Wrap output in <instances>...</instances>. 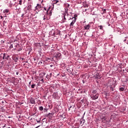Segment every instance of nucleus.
Masks as SVG:
<instances>
[{"mask_svg":"<svg viewBox=\"0 0 128 128\" xmlns=\"http://www.w3.org/2000/svg\"><path fill=\"white\" fill-rule=\"evenodd\" d=\"M100 96V94L98 92V90H94L92 91V92L90 94V98L93 100H98Z\"/></svg>","mask_w":128,"mask_h":128,"instance_id":"nucleus-1","label":"nucleus"},{"mask_svg":"<svg viewBox=\"0 0 128 128\" xmlns=\"http://www.w3.org/2000/svg\"><path fill=\"white\" fill-rule=\"evenodd\" d=\"M106 84L107 86H109V88L112 86L116 87V82L113 80H109Z\"/></svg>","mask_w":128,"mask_h":128,"instance_id":"nucleus-2","label":"nucleus"},{"mask_svg":"<svg viewBox=\"0 0 128 128\" xmlns=\"http://www.w3.org/2000/svg\"><path fill=\"white\" fill-rule=\"evenodd\" d=\"M76 16H78V15L75 14L74 15V17H73L72 18V22L70 24V26H74V24H76Z\"/></svg>","mask_w":128,"mask_h":128,"instance_id":"nucleus-3","label":"nucleus"},{"mask_svg":"<svg viewBox=\"0 0 128 128\" xmlns=\"http://www.w3.org/2000/svg\"><path fill=\"white\" fill-rule=\"evenodd\" d=\"M42 6L40 4H37V6L35 7V11L36 12H40V10H42Z\"/></svg>","mask_w":128,"mask_h":128,"instance_id":"nucleus-4","label":"nucleus"},{"mask_svg":"<svg viewBox=\"0 0 128 128\" xmlns=\"http://www.w3.org/2000/svg\"><path fill=\"white\" fill-rule=\"evenodd\" d=\"M8 58H10V55L4 54L3 56V60H8Z\"/></svg>","mask_w":128,"mask_h":128,"instance_id":"nucleus-5","label":"nucleus"},{"mask_svg":"<svg viewBox=\"0 0 128 128\" xmlns=\"http://www.w3.org/2000/svg\"><path fill=\"white\" fill-rule=\"evenodd\" d=\"M95 78L96 80H100V78H102V76L100 74L98 73H96V75L95 76Z\"/></svg>","mask_w":128,"mask_h":128,"instance_id":"nucleus-6","label":"nucleus"},{"mask_svg":"<svg viewBox=\"0 0 128 128\" xmlns=\"http://www.w3.org/2000/svg\"><path fill=\"white\" fill-rule=\"evenodd\" d=\"M30 104H36V101L34 100V98H30Z\"/></svg>","mask_w":128,"mask_h":128,"instance_id":"nucleus-7","label":"nucleus"},{"mask_svg":"<svg viewBox=\"0 0 128 128\" xmlns=\"http://www.w3.org/2000/svg\"><path fill=\"white\" fill-rule=\"evenodd\" d=\"M66 22V14H64V18L62 20L61 24H64V22Z\"/></svg>","mask_w":128,"mask_h":128,"instance_id":"nucleus-8","label":"nucleus"},{"mask_svg":"<svg viewBox=\"0 0 128 128\" xmlns=\"http://www.w3.org/2000/svg\"><path fill=\"white\" fill-rule=\"evenodd\" d=\"M12 60L14 61L15 62H18V58L16 56H14L12 58Z\"/></svg>","mask_w":128,"mask_h":128,"instance_id":"nucleus-9","label":"nucleus"},{"mask_svg":"<svg viewBox=\"0 0 128 128\" xmlns=\"http://www.w3.org/2000/svg\"><path fill=\"white\" fill-rule=\"evenodd\" d=\"M62 56V54L60 52L57 53L56 56H55V58H60Z\"/></svg>","mask_w":128,"mask_h":128,"instance_id":"nucleus-10","label":"nucleus"},{"mask_svg":"<svg viewBox=\"0 0 128 128\" xmlns=\"http://www.w3.org/2000/svg\"><path fill=\"white\" fill-rule=\"evenodd\" d=\"M90 28V24H88L87 25H85V26H84V30H88V29Z\"/></svg>","mask_w":128,"mask_h":128,"instance_id":"nucleus-11","label":"nucleus"},{"mask_svg":"<svg viewBox=\"0 0 128 128\" xmlns=\"http://www.w3.org/2000/svg\"><path fill=\"white\" fill-rule=\"evenodd\" d=\"M13 46H14L15 48L14 50H16V48H20V44L18 43H13Z\"/></svg>","mask_w":128,"mask_h":128,"instance_id":"nucleus-12","label":"nucleus"},{"mask_svg":"<svg viewBox=\"0 0 128 128\" xmlns=\"http://www.w3.org/2000/svg\"><path fill=\"white\" fill-rule=\"evenodd\" d=\"M52 73H50L46 75V78L48 79V80H50V78H52Z\"/></svg>","mask_w":128,"mask_h":128,"instance_id":"nucleus-13","label":"nucleus"},{"mask_svg":"<svg viewBox=\"0 0 128 128\" xmlns=\"http://www.w3.org/2000/svg\"><path fill=\"white\" fill-rule=\"evenodd\" d=\"M52 96H53L54 98H58V92L54 93Z\"/></svg>","mask_w":128,"mask_h":128,"instance_id":"nucleus-14","label":"nucleus"},{"mask_svg":"<svg viewBox=\"0 0 128 128\" xmlns=\"http://www.w3.org/2000/svg\"><path fill=\"white\" fill-rule=\"evenodd\" d=\"M9 12H10V10L8 9H6L4 10L3 12L4 14H8Z\"/></svg>","mask_w":128,"mask_h":128,"instance_id":"nucleus-15","label":"nucleus"},{"mask_svg":"<svg viewBox=\"0 0 128 128\" xmlns=\"http://www.w3.org/2000/svg\"><path fill=\"white\" fill-rule=\"evenodd\" d=\"M114 88L115 87H114V86L110 87V92H114Z\"/></svg>","mask_w":128,"mask_h":128,"instance_id":"nucleus-16","label":"nucleus"},{"mask_svg":"<svg viewBox=\"0 0 128 128\" xmlns=\"http://www.w3.org/2000/svg\"><path fill=\"white\" fill-rule=\"evenodd\" d=\"M80 122L81 124H84L86 122V120L82 119V120H80Z\"/></svg>","mask_w":128,"mask_h":128,"instance_id":"nucleus-17","label":"nucleus"},{"mask_svg":"<svg viewBox=\"0 0 128 128\" xmlns=\"http://www.w3.org/2000/svg\"><path fill=\"white\" fill-rule=\"evenodd\" d=\"M120 92H124V88L121 87L119 88Z\"/></svg>","mask_w":128,"mask_h":128,"instance_id":"nucleus-18","label":"nucleus"},{"mask_svg":"<svg viewBox=\"0 0 128 128\" xmlns=\"http://www.w3.org/2000/svg\"><path fill=\"white\" fill-rule=\"evenodd\" d=\"M98 27L100 28V30H104V27L102 25L99 26Z\"/></svg>","mask_w":128,"mask_h":128,"instance_id":"nucleus-19","label":"nucleus"},{"mask_svg":"<svg viewBox=\"0 0 128 128\" xmlns=\"http://www.w3.org/2000/svg\"><path fill=\"white\" fill-rule=\"evenodd\" d=\"M124 40H123L124 42H126V40H128V37H124Z\"/></svg>","mask_w":128,"mask_h":128,"instance_id":"nucleus-20","label":"nucleus"},{"mask_svg":"<svg viewBox=\"0 0 128 128\" xmlns=\"http://www.w3.org/2000/svg\"><path fill=\"white\" fill-rule=\"evenodd\" d=\"M39 110H40V112H42V110H44V107L42 106L39 107Z\"/></svg>","mask_w":128,"mask_h":128,"instance_id":"nucleus-21","label":"nucleus"},{"mask_svg":"<svg viewBox=\"0 0 128 128\" xmlns=\"http://www.w3.org/2000/svg\"><path fill=\"white\" fill-rule=\"evenodd\" d=\"M52 113H49L46 115V116H48V118H50V116H52Z\"/></svg>","mask_w":128,"mask_h":128,"instance_id":"nucleus-22","label":"nucleus"},{"mask_svg":"<svg viewBox=\"0 0 128 128\" xmlns=\"http://www.w3.org/2000/svg\"><path fill=\"white\" fill-rule=\"evenodd\" d=\"M42 62H44L42 60L40 61L38 63V64L42 66Z\"/></svg>","mask_w":128,"mask_h":128,"instance_id":"nucleus-23","label":"nucleus"},{"mask_svg":"<svg viewBox=\"0 0 128 128\" xmlns=\"http://www.w3.org/2000/svg\"><path fill=\"white\" fill-rule=\"evenodd\" d=\"M47 14H49V16H52V10L49 11L48 12H46Z\"/></svg>","mask_w":128,"mask_h":128,"instance_id":"nucleus-24","label":"nucleus"},{"mask_svg":"<svg viewBox=\"0 0 128 128\" xmlns=\"http://www.w3.org/2000/svg\"><path fill=\"white\" fill-rule=\"evenodd\" d=\"M21 50H22V48H18L17 52H20Z\"/></svg>","mask_w":128,"mask_h":128,"instance_id":"nucleus-25","label":"nucleus"},{"mask_svg":"<svg viewBox=\"0 0 128 128\" xmlns=\"http://www.w3.org/2000/svg\"><path fill=\"white\" fill-rule=\"evenodd\" d=\"M34 86H36L35 84H32V85H31L32 88H34Z\"/></svg>","mask_w":128,"mask_h":128,"instance_id":"nucleus-26","label":"nucleus"},{"mask_svg":"<svg viewBox=\"0 0 128 128\" xmlns=\"http://www.w3.org/2000/svg\"><path fill=\"white\" fill-rule=\"evenodd\" d=\"M44 112H48V108H44Z\"/></svg>","mask_w":128,"mask_h":128,"instance_id":"nucleus-27","label":"nucleus"},{"mask_svg":"<svg viewBox=\"0 0 128 128\" xmlns=\"http://www.w3.org/2000/svg\"><path fill=\"white\" fill-rule=\"evenodd\" d=\"M14 48V44H12L10 46V48Z\"/></svg>","mask_w":128,"mask_h":128,"instance_id":"nucleus-28","label":"nucleus"},{"mask_svg":"<svg viewBox=\"0 0 128 128\" xmlns=\"http://www.w3.org/2000/svg\"><path fill=\"white\" fill-rule=\"evenodd\" d=\"M22 0H20V1H19V4H20V6H22Z\"/></svg>","mask_w":128,"mask_h":128,"instance_id":"nucleus-29","label":"nucleus"},{"mask_svg":"<svg viewBox=\"0 0 128 128\" xmlns=\"http://www.w3.org/2000/svg\"><path fill=\"white\" fill-rule=\"evenodd\" d=\"M50 6H49V8H48V10H46V12H48L50 11Z\"/></svg>","mask_w":128,"mask_h":128,"instance_id":"nucleus-30","label":"nucleus"},{"mask_svg":"<svg viewBox=\"0 0 128 128\" xmlns=\"http://www.w3.org/2000/svg\"><path fill=\"white\" fill-rule=\"evenodd\" d=\"M102 10H103V12L104 14L106 12V9H104Z\"/></svg>","mask_w":128,"mask_h":128,"instance_id":"nucleus-31","label":"nucleus"},{"mask_svg":"<svg viewBox=\"0 0 128 128\" xmlns=\"http://www.w3.org/2000/svg\"><path fill=\"white\" fill-rule=\"evenodd\" d=\"M20 60H24V58H22V57H20Z\"/></svg>","mask_w":128,"mask_h":128,"instance_id":"nucleus-32","label":"nucleus"},{"mask_svg":"<svg viewBox=\"0 0 128 128\" xmlns=\"http://www.w3.org/2000/svg\"><path fill=\"white\" fill-rule=\"evenodd\" d=\"M39 0V2H41V4H42V2H44V0Z\"/></svg>","mask_w":128,"mask_h":128,"instance_id":"nucleus-33","label":"nucleus"},{"mask_svg":"<svg viewBox=\"0 0 128 128\" xmlns=\"http://www.w3.org/2000/svg\"><path fill=\"white\" fill-rule=\"evenodd\" d=\"M41 82H44V78L41 79Z\"/></svg>","mask_w":128,"mask_h":128,"instance_id":"nucleus-34","label":"nucleus"},{"mask_svg":"<svg viewBox=\"0 0 128 128\" xmlns=\"http://www.w3.org/2000/svg\"><path fill=\"white\" fill-rule=\"evenodd\" d=\"M53 66H54L52 64L50 65V68H52Z\"/></svg>","mask_w":128,"mask_h":128,"instance_id":"nucleus-35","label":"nucleus"},{"mask_svg":"<svg viewBox=\"0 0 128 128\" xmlns=\"http://www.w3.org/2000/svg\"><path fill=\"white\" fill-rule=\"evenodd\" d=\"M40 78L42 79V78H44V76H40Z\"/></svg>","mask_w":128,"mask_h":128,"instance_id":"nucleus-36","label":"nucleus"},{"mask_svg":"<svg viewBox=\"0 0 128 128\" xmlns=\"http://www.w3.org/2000/svg\"><path fill=\"white\" fill-rule=\"evenodd\" d=\"M37 122H38V123L40 122V120H37Z\"/></svg>","mask_w":128,"mask_h":128,"instance_id":"nucleus-37","label":"nucleus"},{"mask_svg":"<svg viewBox=\"0 0 128 128\" xmlns=\"http://www.w3.org/2000/svg\"><path fill=\"white\" fill-rule=\"evenodd\" d=\"M82 82H83V84H84L86 82V81L83 80Z\"/></svg>","mask_w":128,"mask_h":128,"instance_id":"nucleus-38","label":"nucleus"},{"mask_svg":"<svg viewBox=\"0 0 128 128\" xmlns=\"http://www.w3.org/2000/svg\"><path fill=\"white\" fill-rule=\"evenodd\" d=\"M0 18H1V19H2L4 18V16H0Z\"/></svg>","mask_w":128,"mask_h":128,"instance_id":"nucleus-39","label":"nucleus"},{"mask_svg":"<svg viewBox=\"0 0 128 128\" xmlns=\"http://www.w3.org/2000/svg\"><path fill=\"white\" fill-rule=\"evenodd\" d=\"M71 108H72V106H70V108H68V110H70Z\"/></svg>","mask_w":128,"mask_h":128,"instance_id":"nucleus-40","label":"nucleus"},{"mask_svg":"<svg viewBox=\"0 0 128 128\" xmlns=\"http://www.w3.org/2000/svg\"><path fill=\"white\" fill-rule=\"evenodd\" d=\"M44 10H46V7H44Z\"/></svg>","mask_w":128,"mask_h":128,"instance_id":"nucleus-41","label":"nucleus"},{"mask_svg":"<svg viewBox=\"0 0 128 128\" xmlns=\"http://www.w3.org/2000/svg\"><path fill=\"white\" fill-rule=\"evenodd\" d=\"M31 84H32V82H29L30 86Z\"/></svg>","mask_w":128,"mask_h":128,"instance_id":"nucleus-42","label":"nucleus"},{"mask_svg":"<svg viewBox=\"0 0 128 128\" xmlns=\"http://www.w3.org/2000/svg\"><path fill=\"white\" fill-rule=\"evenodd\" d=\"M107 24H108V26H110V24H108V22H107Z\"/></svg>","mask_w":128,"mask_h":128,"instance_id":"nucleus-43","label":"nucleus"},{"mask_svg":"<svg viewBox=\"0 0 128 128\" xmlns=\"http://www.w3.org/2000/svg\"><path fill=\"white\" fill-rule=\"evenodd\" d=\"M66 14H68V11H65V14H66Z\"/></svg>","mask_w":128,"mask_h":128,"instance_id":"nucleus-44","label":"nucleus"},{"mask_svg":"<svg viewBox=\"0 0 128 128\" xmlns=\"http://www.w3.org/2000/svg\"><path fill=\"white\" fill-rule=\"evenodd\" d=\"M44 20H46V18H44Z\"/></svg>","mask_w":128,"mask_h":128,"instance_id":"nucleus-45","label":"nucleus"},{"mask_svg":"<svg viewBox=\"0 0 128 128\" xmlns=\"http://www.w3.org/2000/svg\"><path fill=\"white\" fill-rule=\"evenodd\" d=\"M56 2H58V0H57Z\"/></svg>","mask_w":128,"mask_h":128,"instance_id":"nucleus-46","label":"nucleus"},{"mask_svg":"<svg viewBox=\"0 0 128 128\" xmlns=\"http://www.w3.org/2000/svg\"><path fill=\"white\" fill-rule=\"evenodd\" d=\"M16 74L18 75V72H16Z\"/></svg>","mask_w":128,"mask_h":128,"instance_id":"nucleus-47","label":"nucleus"},{"mask_svg":"<svg viewBox=\"0 0 128 128\" xmlns=\"http://www.w3.org/2000/svg\"><path fill=\"white\" fill-rule=\"evenodd\" d=\"M128 80H126V82H128Z\"/></svg>","mask_w":128,"mask_h":128,"instance_id":"nucleus-48","label":"nucleus"},{"mask_svg":"<svg viewBox=\"0 0 128 128\" xmlns=\"http://www.w3.org/2000/svg\"><path fill=\"white\" fill-rule=\"evenodd\" d=\"M60 75V74H58V75L57 76H59Z\"/></svg>","mask_w":128,"mask_h":128,"instance_id":"nucleus-49","label":"nucleus"},{"mask_svg":"<svg viewBox=\"0 0 128 128\" xmlns=\"http://www.w3.org/2000/svg\"><path fill=\"white\" fill-rule=\"evenodd\" d=\"M4 126H3V128H4Z\"/></svg>","mask_w":128,"mask_h":128,"instance_id":"nucleus-50","label":"nucleus"}]
</instances>
